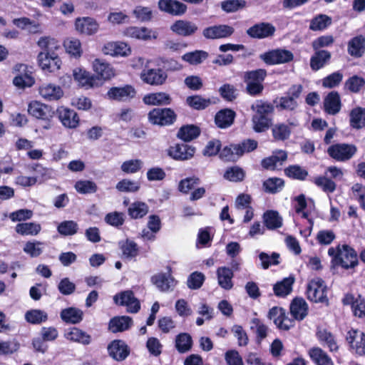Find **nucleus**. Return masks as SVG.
<instances>
[{
	"instance_id": "nucleus-1",
	"label": "nucleus",
	"mask_w": 365,
	"mask_h": 365,
	"mask_svg": "<svg viewBox=\"0 0 365 365\" xmlns=\"http://www.w3.org/2000/svg\"><path fill=\"white\" fill-rule=\"evenodd\" d=\"M328 255L331 257V262L334 264L344 269H354L359 264L356 251L347 244L329 247Z\"/></svg>"
},
{
	"instance_id": "nucleus-2",
	"label": "nucleus",
	"mask_w": 365,
	"mask_h": 365,
	"mask_svg": "<svg viewBox=\"0 0 365 365\" xmlns=\"http://www.w3.org/2000/svg\"><path fill=\"white\" fill-rule=\"evenodd\" d=\"M57 43L55 39L49 37H42L38 45L45 48L46 52H40L38 55V63L44 72L53 73L60 69L61 60L53 52L50 53V46Z\"/></svg>"
},
{
	"instance_id": "nucleus-3",
	"label": "nucleus",
	"mask_w": 365,
	"mask_h": 365,
	"mask_svg": "<svg viewBox=\"0 0 365 365\" xmlns=\"http://www.w3.org/2000/svg\"><path fill=\"white\" fill-rule=\"evenodd\" d=\"M257 141L246 139L240 143H231L225 146L220 152V158L225 162H236L245 153H250L257 149Z\"/></svg>"
},
{
	"instance_id": "nucleus-4",
	"label": "nucleus",
	"mask_w": 365,
	"mask_h": 365,
	"mask_svg": "<svg viewBox=\"0 0 365 365\" xmlns=\"http://www.w3.org/2000/svg\"><path fill=\"white\" fill-rule=\"evenodd\" d=\"M267 71L264 68L245 71L242 79L246 83V92L251 96H258L264 90L263 82L267 77Z\"/></svg>"
},
{
	"instance_id": "nucleus-5",
	"label": "nucleus",
	"mask_w": 365,
	"mask_h": 365,
	"mask_svg": "<svg viewBox=\"0 0 365 365\" xmlns=\"http://www.w3.org/2000/svg\"><path fill=\"white\" fill-rule=\"evenodd\" d=\"M303 91V86L301 84H293L288 89L286 96L277 98L273 101L274 107L279 111L289 110L292 111L297 108L298 99Z\"/></svg>"
},
{
	"instance_id": "nucleus-6",
	"label": "nucleus",
	"mask_w": 365,
	"mask_h": 365,
	"mask_svg": "<svg viewBox=\"0 0 365 365\" xmlns=\"http://www.w3.org/2000/svg\"><path fill=\"white\" fill-rule=\"evenodd\" d=\"M178 115L171 108H154L148 113V120L153 125L170 126L177 120Z\"/></svg>"
},
{
	"instance_id": "nucleus-7",
	"label": "nucleus",
	"mask_w": 365,
	"mask_h": 365,
	"mask_svg": "<svg viewBox=\"0 0 365 365\" xmlns=\"http://www.w3.org/2000/svg\"><path fill=\"white\" fill-rule=\"evenodd\" d=\"M306 294L307 299L312 302L322 303L326 306L329 304L327 286L320 278L312 279L309 282Z\"/></svg>"
},
{
	"instance_id": "nucleus-8",
	"label": "nucleus",
	"mask_w": 365,
	"mask_h": 365,
	"mask_svg": "<svg viewBox=\"0 0 365 365\" xmlns=\"http://www.w3.org/2000/svg\"><path fill=\"white\" fill-rule=\"evenodd\" d=\"M345 341L349 350L354 354L365 356V333L359 329L351 328L346 331Z\"/></svg>"
},
{
	"instance_id": "nucleus-9",
	"label": "nucleus",
	"mask_w": 365,
	"mask_h": 365,
	"mask_svg": "<svg viewBox=\"0 0 365 365\" xmlns=\"http://www.w3.org/2000/svg\"><path fill=\"white\" fill-rule=\"evenodd\" d=\"M259 59L267 66H274L292 61L294 54L285 48H275L261 53Z\"/></svg>"
},
{
	"instance_id": "nucleus-10",
	"label": "nucleus",
	"mask_w": 365,
	"mask_h": 365,
	"mask_svg": "<svg viewBox=\"0 0 365 365\" xmlns=\"http://www.w3.org/2000/svg\"><path fill=\"white\" fill-rule=\"evenodd\" d=\"M355 145L347 143H335L327 149V153L331 158L339 162L350 160L356 153Z\"/></svg>"
},
{
	"instance_id": "nucleus-11",
	"label": "nucleus",
	"mask_w": 365,
	"mask_h": 365,
	"mask_svg": "<svg viewBox=\"0 0 365 365\" xmlns=\"http://www.w3.org/2000/svg\"><path fill=\"white\" fill-rule=\"evenodd\" d=\"M16 76L13 79L14 85L21 89L30 88L35 83V79L32 76V72L29 70L27 65L17 63L14 68Z\"/></svg>"
},
{
	"instance_id": "nucleus-12",
	"label": "nucleus",
	"mask_w": 365,
	"mask_h": 365,
	"mask_svg": "<svg viewBox=\"0 0 365 365\" xmlns=\"http://www.w3.org/2000/svg\"><path fill=\"white\" fill-rule=\"evenodd\" d=\"M267 318L273 320L277 328L280 330L288 331L294 327V320L288 318L286 310L280 307L274 306L269 309Z\"/></svg>"
},
{
	"instance_id": "nucleus-13",
	"label": "nucleus",
	"mask_w": 365,
	"mask_h": 365,
	"mask_svg": "<svg viewBox=\"0 0 365 365\" xmlns=\"http://www.w3.org/2000/svg\"><path fill=\"white\" fill-rule=\"evenodd\" d=\"M343 306H349L354 317L361 318L365 314V299L359 294L346 292L341 298Z\"/></svg>"
},
{
	"instance_id": "nucleus-14",
	"label": "nucleus",
	"mask_w": 365,
	"mask_h": 365,
	"mask_svg": "<svg viewBox=\"0 0 365 365\" xmlns=\"http://www.w3.org/2000/svg\"><path fill=\"white\" fill-rule=\"evenodd\" d=\"M28 113L36 119L50 122L56 112L51 106L37 101H33L29 103Z\"/></svg>"
},
{
	"instance_id": "nucleus-15",
	"label": "nucleus",
	"mask_w": 365,
	"mask_h": 365,
	"mask_svg": "<svg viewBox=\"0 0 365 365\" xmlns=\"http://www.w3.org/2000/svg\"><path fill=\"white\" fill-rule=\"evenodd\" d=\"M74 29L79 35L90 36L98 31L99 24L93 17H77L74 21Z\"/></svg>"
},
{
	"instance_id": "nucleus-16",
	"label": "nucleus",
	"mask_w": 365,
	"mask_h": 365,
	"mask_svg": "<svg viewBox=\"0 0 365 365\" xmlns=\"http://www.w3.org/2000/svg\"><path fill=\"white\" fill-rule=\"evenodd\" d=\"M196 148L186 143H175L170 145L168 150V155L172 159L179 161H185L192 158Z\"/></svg>"
},
{
	"instance_id": "nucleus-17",
	"label": "nucleus",
	"mask_w": 365,
	"mask_h": 365,
	"mask_svg": "<svg viewBox=\"0 0 365 365\" xmlns=\"http://www.w3.org/2000/svg\"><path fill=\"white\" fill-rule=\"evenodd\" d=\"M115 303L120 306H125L130 313H137L140 309V303L131 290L121 292L113 297Z\"/></svg>"
},
{
	"instance_id": "nucleus-18",
	"label": "nucleus",
	"mask_w": 365,
	"mask_h": 365,
	"mask_svg": "<svg viewBox=\"0 0 365 365\" xmlns=\"http://www.w3.org/2000/svg\"><path fill=\"white\" fill-rule=\"evenodd\" d=\"M276 31L275 26L269 22H260L254 24L247 30V34L252 38L263 39L271 38Z\"/></svg>"
},
{
	"instance_id": "nucleus-19",
	"label": "nucleus",
	"mask_w": 365,
	"mask_h": 365,
	"mask_svg": "<svg viewBox=\"0 0 365 365\" xmlns=\"http://www.w3.org/2000/svg\"><path fill=\"white\" fill-rule=\"evenodd\" d=\"M140 78L146 84L158 86L165 83L168 75L161 68H148L142 71Z\"/></svg>"
},
{
	"instance_id": "nucleus-20",
	"label": "nucleus",
	"mask_w": 365,
	"mask_h": 365,
	"mask_svg": "<svg viewBox=\"0 0 365 365\" xmlns=\"http://www.w3.org/2000/svg\"><path fill=\"white\" fill-rule=\"evenodd\" d=\"M316 337L319 344L328 349L331 353L339 351V346L336 336L326 328L318 327L316 331Z\"/></svg>"
},
{
	"instance_id": "nucleus-21",
	"label": "nucleus",
	"mask_w": 365,
	"mask_h": 365,
	"mask_svg": "<svg viewBox=\"0 0 365 365\" xmlns=\"http://www.w3.org/2000/svg\"><path fill=\"white\" fill-rule=\"evenodd\" d=\"M158 7L160 11L173 16H181L187 10V5L178 0H159Z\"/></svg>"
},
{
	"instance_id": "nucleus-22",
	"label": "nucleus",
	"mask_w": 365,
	"mask_h": 365,
	"mask_svg": "<svg viewBox=\"0 0 365 365\" xmlns=\"http://www.w3.org/2000/svg\"><path fill=\"white\" fill-rule=\"evenodd\" d=\"M106 95L110 100L116 101H127L135 96L136 91L133 86L130 84H125L122 87H111L108 91Z\"/></svg>"
},
{
	"instance_id": "nucleus-23",
	"label": "nucleus",
	"mask_w": 365,
	"mask_h": 365,
	"mask_svg": "<svg viewBox=\"0 0 365 365\" xmlns=\"http://www.w3.org/2000/svg\"><path fill=\"white\" fill-rule=\"evenodd\" d=\"M235 29L227 24L211 26L205 28L202 31L203 36L207 39L226 38L231 36Z\"/></svg>"
},
{
	"instance_id": "nucleus-24",
	"label": "nucleus",
	"mask_w": 365,
	"mask_h": 365,
	"mask_svg": "<svg viewBox=\"0 0 365 365\" xmlns=\"http://www.w3.org/2000/svg\"><path fill=\"white\" fill-rule=\"evenodd\" d=\"M109 356L117 361H124L130 354L128 344L121 339H114L108 346Z\"/></svg>"
},
{
	"instance_id": "nucleus-25",
	"label": "nucleus",
	"mask_w": 365,
	"mask_h": 365,
	"mask_svg": "<svg viewBox=\"0 0 365 365\" xmlns=\"http://www.w3.org/2000/svg\"><path fill=\"white\" fill-rule=\"evenodd\" d=\"M173 33L179 36H192L196 34L198 27L196 24L185 19L175 21L170 27Z\"/></svg>"
},
{
	"instance_id": "nucleus-26",
	"label": "nucleus",
	"mask_w": 365,
	"mask_h": 365,
	"mask_svg": "<svg viewBox=\"0 0 365 365\" xmlns=\"http://www.w3.org/2000/svg\"><path fill=\"white\" fill-rule=\"evenodd\" d=\"M56 113L64 127L73 129L78 126L80 118L75 110L64 106H60L57 108Z\"/></svg>"
},
{
	"instance_id": "nucleus-27",
	"label": "nucleus",
	"mask_w": 365,
	"mask_h": 365,
	"mask_svg": "<svg viewBox=\"0 0 365 365\" xmlns=\"http://www.w3.org/2000/svg\"><path fill=\"white\" fill-rule=\"evenodd\" d=\"M75 81L86 88L98 87L101 86V80L95 75H91L89 72L80 68L73 70V73Z\"/></svg>"
},
{
	"instance_id": "nucleus-28",
	"label": "nucleus",
	"mask_w": 365,
	"mask_h": 365,
	"mask_svg": "<svg viewBox=\"0 0 365 365\" xmlns=\"http://www.w3.org/2000/svg\"><path fill=\"white\" fill-rule=\"evenodd\" d=\"M168 273H158L151 277L152 282L163 292L173 289L177 284V281L171 274V267H168Z\"/></svg>"
},
{
	"instance_id": "nucleus-29",
	"label": "nucleus",
	"mask_w": 365,
	"mask_h": 365,
	"mask_svg": "<svg viewBox=\"0 0 365 365\" xmlns=\"http://www.w3.org/2000/svg\"><path fill=\"white\" fill-rule=\"evenodd\" d=\"M93 68L98 77L101 80V85L103 81L109 80L115 76L114 70L110 63L100 58H96L93 62Z\"/></svg>"
},
{
	"instance_id": "nucleus-30",
	"label": "nucleus",
	"mask_w": 365,
	"mask_h": 365,
	"mask_svg": "<svg viewBox=\"0 0 365 365\" xmlns=\"http://www.w3.org/2000/svg\"><path fill=\"white\" fill-rule=\"evenodd\" d=\"M289 310L294 319L302 321L308 315L309 307L304 298L295 297L291 302Z\"/></svg>"
},
{
	"instance_id": "nucleus-31",
	"label": "nucleus",
	"mask_w": 365,
	"mask_h": 365,
	"mask_svg": "<svg viewBox=\"0 0 365 365\" xmlns=\"http://www.w3.org/2000/svg\"><path fill=\"white\" fill-rule=\"evenodd\" d=\"M236 113L231 108H222L215 115V123L217 128L225 129L230 127L235 121Z\"/></svg>"
},
{
	"instance_id": "nucleus-32",
	"label": "nucleus",
	"mask_w": 365,
	"mask_h": 365,
	"mask_svg": "<svg viewBox=\"0 0 365 365\" xmlns=\"http://www.w3.org/2000/svg\"><path fill=\"white\" fill-rule=\"evenodd\" d=\"M105 54L112 56H128L131 53L130 47L124 42H108L103 46Z\"/></svg>"
},
{
	"instance_id": "nucleus-33",
	"label": "nucleus",
	"mask_w": 365,
	"mask_h": 365,
	"mask_svg": "<svg viewBox=\"0 0 365 365\" xmlns=\"http://www.w3.org/2000/svg\"><path fill=\"white\" fill-rule=\"evenodd\" d=\"M347 51L352 57H362L365 53V37L359 35L351 38L347 43Z\"/></svg>"
},
{
	"instance_id": "nucleus-34",
	"label": "nucleus",
	"mask_w": 365,
	"mask_h": 365,
	"mask_svg": "<svg viewBox=\"0 0 365 365\" xmlns=\"http://www.w3.org/2000/svg\"><path fill=\"white\" fill-rule=\"evenodd\" d=\"M39 94L46 101H53L59 100L63 96V91L59 86L48 83L39 87Z\"/></svg>"
},
{
	"instance_id": "nucleus-35",
	"label": "nucleus",
	"mask_w": 365,
	"mask_h": 365,
	"mask_svg": "<svg viewBox=\"0 0 365 365\" xmlns=\"http://www.w3.org/2000/svg\"><path fill=\"white\" fill-rule=\"evenodd\" d=\"M170 94L165 92L151 93L143 98V101L148 106H168L172 103Z\"/></svg>"
},
{
	"instance_id": "nucleus-36",
	"label": "nucleus",
	"mask_w": 365,
	"mask_h": 365,
	"mask_svg": "<svg viewBox=\"0 0 365 365\" xmlns=\"http://www.w3.org/2000/svg\"><path fill=\"white\" fill-rule=\"evenodd\" d=\"M133 325V319L128 316H118L111 318L108 323V329L113 333L122 332L129 329Z\"/></svg>"
},
{
	"instance_id": "nucleus-37",
	"label": "nucleus",
	"mask_w": 365,
	"mask_h": 365,
	"mask_svg": "<svg viewBox=\"0 0 365 365\" xmlns=\"http://www.w3.org/2000/svg\"><path fill=\"white\" fill-rule=\"evenodd\" d=\"M308 354L315 365H334L331 356L321 347H312Z\"/></svg>"
},
{
	"instance_id": "nucleus-38",
	"label": "nucleus",
	"mask_w": 365,
	"mask_h": 365,
	"mask_svg": "<svg viewBox=\"0 0 365 365\" xmlns=\"http://www.w3.org/2000/svg\"><path fill=\"white\" fill-rule=\"evenodd\" d=\"M290 125L285 124L284 123H277L271 125L272 136L273 140L276 142H284L287 140L292 134V128Z\"/></svg>"
},
{
	"instance_id": "nucleus-39",
	"label": "nucleus",
	"mask_w": 365,
	"mask_h": 365,
	"mask_svg": "<svg viewBox=\"0 0 365 365\" xmlns=\"http://www.w3.org/2000/svg\"><path fill=\"white\" fill-rule=\"evenodd\" d=\"M201 130L199 126L193 124L184 125L177 133V138L185 143H188L200 136Z\"/></svg>"
},
{
	"instance_id": "nucleus-40",
	"label": "nucleus",
	"mask_w": 365,
	"mask_h": 365,
	"mask_svg": "<svg viewBox=\"0 0 365 365\" xmlns=\"http://www.w3.org/2000/svg\"><path fill=\"white\" fill-rule=\"evenodd\" d=\"M217 277L219 286L225 289L230 290L233 287L232 278L234 273L232 269L227 267H220L217 269Z\"/></svg>"
},
{
	"instance_id": "nucleus-41",
	"label": "nucleus",
	"mask_w": 365,
	"mask_h": 365,
	"mask_svg": "<svg viewBox=\"0 0 365 365\" xmlns=\"http://www.w3.org/2000/svg\"><path fill=\"white\" fill-rule=\"evenodd\" d=\"M314 53L310 58V67L312 71H317L322 68L329 62L331 54L328 51L314 50Z\"/></svg>"
},
{
	"instance_id": "nucleus-42",
	"label": "nucleus",
	"mask_w": 365,
	"mask_h": 365,
	"mask_svg": "<svg viewBox=\"0 0 365 365\" xmlns=\"http://www.w3.org/2000/svg\"><path fill=\"white\" fill-rule=\"evenodd\" d=\"M324 106L327 113L331 115L338 113L341 106L339 93L337 91L330 92L324 99Z\"/></svg>"
},
{
	"instance_id": "nucleus-43",
	"label": "nucleus",
	"mask_w": 365,
	"mask_h": 365,
	"mask_svg": "<svg viewBox=\"0 0 365 365\" xmlns=\"http://www.w3.org/2000/svg\"><path fill=\"white\" fill-rule=\"evenodd\" d=\"M263 222L268 230H276L282 226V218L276 210H267L263 214Z\"/></svg>"
},
{
	"instance_id": "nucleus-44",
	"label": "nucleus",
	"mask_w": 365,
	"mask_h": 365,
	"mask_svg": "<svg viewBox=\"0 0 365 365\" xmlns=\"http://www.w3.org/2000/svg\"><path fill=\"white\" fill-rule=\"evenodd\" d=\"M83 312L76 307H68L62 309L60 313L61 319L66 324H76L83 319Z\"/></svg>"
},
{
	"instance_id": "nucleus-45",
	"label": "nucleus",
	"mask_w": 365,
	"mask_h": 365,
	"mask_svg": "<svg viewBox=\"0 0 365 365\" xmlns=\"http://www.w3.org/2000/svg\"><path fill=\"white\" fill-rule=\"evenodd\" d=\"M66 53L75 58H80L83 54V49L80 40L75 37H68L63 43Z\"/></svg>"
},
{
	"instance_id": "nucleus-46",
	"label": "nucleus",
	"mask_w": 365,
	"mask_h": 365,
	"mask_svg": "<svg viewBox=\"0 0 365 365\" xmlns=\"http://www.w3.org/2000/svg\"><path fill=\"white\" fill-rule=\"evenodd\" d=\"M294 282V278L291 276L277 282L273 287L274 294L279 297H287L292 291Z\"/></svg>"
},
{
	"instance_id": "nucleus-47",
	"label": "nucleus",
	"mask_w": 365,
	"mask_h": 365,
	"mask_svg": "<svg viewBox=\"0 0 365 365\" xmlns=\"http://www.w3.org/2000/svg\"><path fill=\"white\" fill-rule=\"evenodd\" d=\"M349 125L352 128L359 130L365 126V108L356 107L349 113Z\"/></svg>"
},
{
	"instance_id": "nucleus-48",
	"label": "nucleus",
	"mask_w": 365,
	"mask_h": 365,
	"mask_svg": "<svg viewBox=\"0 0 365 365\" xmlns=\"http://www.w3.org/2000/svg\"><path fill=\"white\" fill-rule=\"evenodd\" d=\"M149 211L148 205L141 201L131 203L128 208V214L131 219H140L145 217Z\"/></svg>"
},
{
	"instance_id": "nucleus-49",
	"label": "nucleus",
	"mask_w": 365,
	"mask_h": 365,
	"mask_svg": "<svg viewBox=\"0 0 365 365\" xmlns=\"http://www.w3.org/2000/svg\"><path fill=\"white\" fill-rule=\"evenodd\" d=\"M123 256L126 259H133L139 254V247L133 240L126 239L119 243Z\"/></svg>"
},
{
	"instance_id": "nucleus-50",
	"label": "nucleus",
	"mask_w": 365,
	"mask_h": 365,
	"mask_svg": "<svg viewBox=\"0 0 365 365\" xmlns=\"http://www.w3.org/2000/svg\"><path fill=\"white\" fill-rule=\"evenodd\" d=\"M332 23L331 18L326 14H318L315 16L309 24V29L314 31H324Z\"/></svg>"
},
{
	"instance_id": "nucleus-51",
	"label": "nucleus",
	"mask_w": 365,
	"mask_h": 365,
	"mask_svg": "<svg viewBox=\"0 0 365 365\" xmlns=\"http://www.w3.org/2000/svg\"><path fill=\"white\" fill-rule=\"evenodd\" d=\"M285 175L292 180L304 181L307 179L308 171L299 165H291L284 168Z\"/></svg>"
},
{
	"instance_id": "nucleus-52",
	"label": "nucleus",
	"mask_w": 365,
	"mask_h": 365,
	"mask_svg": "<svg viewBox=\"0 0 365 365\" xmlns=\"http://www.w3.org/2000/svg\"><path fill=\"white\" fill-rule=\"evenodd\" d=\"M66 336V338L71 341L81 343L85 345L89 344L91 341V336L78 327L71 328Z\"/></svg>"
},
{
	"instance_id": "nucleus-53",
	"label": "nucleus",
	"mask_w": 365,
	"mask_h": 365,
	"mask_svg": "<svg viewBox=\"0 0 365 365\" xmlns=\"http://www.w3.org/2000/svg\"><path fill=\"white\" fill-rule=\"evenodd\" d=\"M252 129L256 133L267 131L272 124V118L259 116L254 114L252 117Z\"/></svg>"
},
{
	"instance_id": "nucleus-54",
	"label": "nucleus",
	"mask_w": 365,
	"mask_h": 365,
	"mask_svg": "<svg viewBox=\"0 0 365 365\" xmlns=\"http://www.w3.org/2000/svg\"><path fill=\"white\" fill-rule=\"evenodd\" d=\"M25 319L31 324H40L48 320V314L41 309H31L26 312Z\"/></svg>"
},
{
	"instance_id": "nucleus-55",
	"label": "nucleus",
	"mask_w": 365,
	"mask_h": 365,
	"mask_svg": "<svg viewBox=\"0 0 365 365\" xmlns=\"http://www.w3.org/2000/svg\"><path fill=\"white\" fill-rule=\"evenodd\" d=\"M192 345V337L189 334L180 333L175 339V347L180 353H185L190 350Z\"/></svg>"
},
{
	"instance_id": "nucleus-56",
	"label": "nucleus",
	"mask_w": 365,
	"mask_h": 365,
	"mask_svg": "<svg viewBox=\"0 0 365 365\" xmlns=\"http://www.w3.org/2000/svg\"><path fill=\"white\" fill-rule=\"evenodd\" d=\"M40 230V225L35 222L19 223L16 226V232L21 235H36Z\"/></svg>"
},
{
	"instance_id": "nucleus-57",
	"label": "nucleus",
	"mask_w": 365,
	"mask_h": 365,
	"mask_svg": "<svg viewBox=\"0 0 365 365\" xmlns=\"http://www.w3.org/2000/svg\"><path fill=\"white\" fill-rule=\"evenodd\" d=\"M284 185V181L279 178H269L263 182L264 192L274 194L279 191Z\"/></svg>"
},
{
	"instance_id": "nucleus-58",
	"label": "nucleus",
	"mask_w": 365,
	"mask_h": 365,
	"mask_svg": "<svg viewBox=\"0 0 365 365\" xmlns=\"http://www.w3.org/2000/svg\"><path fill=\"white\" fill-rule=\"evenodd\" d=\"M78 225L73 220H64L57 227L58 233L63 236H71L77 233Z\"/></svg>"
},
{
	"instance_id": "nucleus-59",
	"label": "nucleus",
	"mask_w": 365,
	"mask_h": 365,
	"mask_svg": "<svg viewBox=\"0 0 365 365\" xmlns=\"http://www.w3.org/2000/svg\"><path fill=\"white\" fill-rule=\"evenodd\" d=\"M312 182L319 187H321L325 192L332 193L335 191L336 185L334 180L326 176H317Z\"/></svg>"
},
{
	"instance_id": "nucleus-60",
	"label": "nucleus",
	"mask_w": 365,
	"mask_h": 365,
	"mask_svg": "<svg viewBox=\"0 0 365 365\" xmlns=\"http://www.w3.org/2000/svg\"><path fill=\"white\" fill-rule=\"evenodd\" d=\"M274 105L262 101H257L256 104V115L262 117L272 118L274 111Z\"/></svg>"
},
{
	"instance_id": "nucleus-61",
	"label": "nucleus",
	"mask_w": 365,
	"mask_h": 365,
	"mask_svg": "<svg viewBox=\"0 0 365 365\" xmlns=\"http://www.w3.org/2000/svg\"><path fill=\"white\" fill-rule=\"evenodd\" d=\"M186 102L189 106L195 110H203L210 104V99H205L197 95L188 96Z\"/></svg>"
},
{
	"instance_id": "nucleus-62",
	"label": "nucleus",
	"mask_w": 365,
	"mask_h": 365,
	"mask_svg": "<svg viewBox=\"0 0 365 365\" xmlns=\"http://www.w3.org/2000/svg\"><path fill=\"white\" fill-rule=\"evenodd\" d=\"M143 167V162L140 159H132L124 161L121 166V170L126 174L138 173Z\"/></svg>"
},
{
	"instance_id": "nucleus-63",
	"label": "nucleus",
	"mask_w": 365,
	"mask_h": 365,
	"mask_svg": "<svg viewBox=\"0 0 365 365\" xmlns=\"http://www.w3.org/2000/svg\"><path fill=\"white\" fill-rule=\"evenodd\" d=\"M200 183V180L198 177H188L180 181L178 190L182 193L187 194L194 189L195 186L198 185Z\"/></svg>"
},
{
	"instance_id": "nucleus-64",
	"label": "nucleus",
	"mask_w": 365,
	"mask_h": 365,
	"mask_svg": "<svg viewBox=\"0 0 365 365\" xmlns=\"http://www.w3.org/2000/svg\"><path fill=\"white\" fill-rule=\"evenodd\" d=\"M115 187L120 192H135L139 190L140 186L138 182L123 179L116 184Z\"/></svg>"
}]
</instances>
